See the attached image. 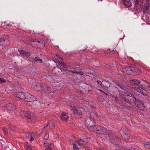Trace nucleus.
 Masks as SVG:
<instances>
[{"label": "nucleus", "mask_w": 150, "mask_h": 150, "mask_svg": "<svg viewBox=\"0 0 150 150\" xmlns=\"http://www.w3.org/2000/svg\"><path fill=\"white\" fill-rule=\"evenodd\" d=\"M115 87L117 88L119 91V95L120 97L122 98L124 100H127V99L129 101L130 98L132 102L133 100V97H135L132 94L127 93L125 91H127V89L124 87L122 85L117 84Z\"/></svg>", "instance_id": "nucleus-1"}, {"label": "nucleus", "mask_w": 150, "mask_h": 150, "mask_svg": "<svg viewBox=\"0 0 150 150\" xmlns=\"http://www.w3.org/2000/svg\"><path fill=\"white\" fill-rule=\"evenodd\" d=\"M125 130L124 128H122L120 130V133L121 134L120 138L115 136L112 137V143L116 145H118L120 141V139H122L124 141H127L130 139V136L123 131Z\"/></svg>", "instance_id": "nucleus-2"}, {"label": "nucleus", "mask_w": 150, "mask_h": 150, "mask_svg": "<svg viewBox=\"0 0 150 150\" xmlns=\"http://www.w3.org/2000/svg\"><path fill=\"white\" fill-rule=\"evenodd\" d=\"M134 91L137 94L140 96L142 98L146 100L149 99V97L147 94V91L141 87H137L134 89Z\"/></svg>", "instance_id": "nucleus-3"}, {"label": "nucleus", "mask_w": 150, "mask_h": 150, "mask_svg": "<svg viewBox=\"0 0 150 150\" xmlns=\"http://www.w3.org/2000/svg\"><path fill=\"white\" fill-rule=\"evenodd\" d=\"M123 72L125 74L129 75H135L137 73L140 71L136 67L130 68L127 67L122 69Z\"/></svg>", "instance_id": "nucleus-4"}, {"label": "nucleus", "mask_w": 150, "mask_h": 150, "mask_svg": "<svg viewBox=\"0 0 150 150\" xmlns=\"http://www.w3.org/2000/svg\"><path fill=\"white\" fill-rule=\"evenodd\" d=\"M36 99V98L35 96L28 93H25L24 101L30 102V105H31L32 103L33 106L34 105H35L36 101H35Z\"/></svg>", "instance_id": "nucleus-5"}, {"label": "nucleus", "mask_w": 150, "mask_h": 150, "mask_svg": "<svg viewBox=\"0 0 150 150\" xmlns=\"http://www.w3.org/2000/svg\"><path fill=\"white\" fill-rule=\"evenodd\" d=\"M95 123L93 120L90 117H88L85 119V124L88 128V130L91 132L95 131L94 126Z\"/></svg>", "instance_id": "nucleus-6"}, {"label": "nucleus", "mask_w": 150, "mask_h": 150, "mask_svg": "<svg viewBox=\"0 0 150 150\" xmlns=\"http://www.w3.org/2000/svg\"><path fill=\"white\" fill-rule=\"evenodd\" d=\"M36 86L37 87V89L39 91H42L44 92H45L47 93H50L51 92L53 91L51 89V88L47 86L45 84L42 83L40 85V88L39 89L38 87V86L37 84H35Z\"/></svg>", "instance_id": "nucleus-7"}, {"label": "nucleus", "mask_w": 150, "mask_h": 150, "mask_svg": "<svg viewBox=\"0 0 150 150\" xmlns=\"http://www.w3.org/2000/svg\"><path fill=\"white\" fill-rule=\"evenodd\" d=\"M79 67V65L78 66V67L75 66L74 67H73L72 66H69L67 67V71H70L73 73H76L81 75V76L84 77L85 75L84 74V73L82 71H77L76 68H77Z\"/></svg>", "instance_id": "nucleus-8"}, {"label": "nucleus", "mask_w": 150, "mask_h": 150, "mask_svg": "<svg viewBox=\"0 0 150 150\" xmlns=\"http://www.w3.org/2000/svg\"><path fill=\"white\" fill-rule=\"evenodd\" d=\"M71 107L72 108V110L74 114L77 115L79 117H81L82 115V113L84 111V108L81 107H76L74 106L73 107L72 106Z\"/></svg>", "instance_id": "nucleus-9"}, {"label": "nucleus", "mask_w": 150, "mask_h": 150, "mask_svg": "<svg viewBox=\"0 0 150 150\" xmlns=\"http://www.w3.org/2000/svg\"><path fill=\"white\" fill-rule=\"evenodd\" d=\"M94 129L95 130V131H93L96 132L97 133L99 134H103L104 135L105 134V129L103 127L97 125L96 126H94Z\"/></svg>", "instance_id": "nucleus-10"}, {"label": "nucleus", "mask_w": 150, "mask_h": 150, "mask_svg": "<svg viewBox=\"0 0 150 150\" xmlns=\"http://www.w3.org/2000/svg\"><path fill=\"white\" fill-rule=\"evenodd\" d=\"M133 100L132 102H134L136 105L137 107L141 110H143L145 108V107L143 103L137 100L136 99V98L133 97Z\"/></svg>", "instance_id": "nucleus-11"}, {"label": "nucleus", "mask_w": 150, "mask_h": 150, "mask_svg": "<svg viewBox=\"0 0 150 150\" xmlns=\"http://www.w3.org/2000/svg\"><path fill=\"white\" fill-rule=\"evenodd\" d=\"M20 114L21 115L23 114L29 119L33 118L35 116L34 113L31 112H30L23 111L21 112Z\"/></svg>", "instance_id": "nucleus-12"}, {"label": "nucleus", "mask_w": 150, "mask_h": 150, "mask_svg": "<svg viewBox=\"0 0 150 150\" xmlns=\"http://www.w3.org/2000/svg\"><path fill=\"white\" fill-rule=\"evenodd\" d=\"M24 134L26 135V137H30V142H32L34 139V138L35 136V134L34 132H24Z\"/></svg>", "instance_id": "nucleus-13"}, {"label": "nucleus", "mask_w": 150, "mask_h": 150, "mask_svg": "<svg viewBox=\"0 0 150 150\" xmlns=\"http://www.w3.org/2000/svg\"><path fill=\"white\" fill-rule=\"evenodd\" d=\"M73 138L74 139V140H73L72 141V144H73V146L75 145L76 146H78V145H79L80 146H81L82 145V143L81 142H84V139H80V141L79 142L77 139H75L74 137H72V138Z\"/></svg>", "instance_id": "nucleus-14"}, {"label": "nucleus", "mask_w": 150, "mask_h": 150, "mask_svg": "<svg viewBox=\"0 0 150 150\" xmlns=\"http://www.w3.org/2000/svg\"><path fill=\"white\" fill-rule=\"evenodd\" d=\"M73 138L74 139V140H73L72 141V144H73V146L75 145L76 146H78V145H79L80 146H81L82 145V143L81 142H84V139H80V141L79 142L77 139H75L74 137H72V138Z\"/></svg>", "instance_id": "nucleus-15"}, {"label": "nucleus", "mask_w": 150, "mask_h": 150, "mask_svg": "<svg viewBox=\"0 0 150 150\" xmlns=\"http://www.w3.org/2000/svg\"><path fill=\"white\" fill-rule=\"evenodd\" d=\"M68 115V114L67 113L63 112L61 114L60 118L62 120L67 121L68 120L69 118Z\"/></svg>", "instance_id": "nucleus-16"}, {"label": "nucleus", "mask_w": 150, "mask_h": 150, "mask_svg": "<svg viewBox=\"0 0 150 150\" xmlns=\"http://www.w3.org/2000/svg\"><path fill=\"white\" fill-rule=\"evenodd\" d=\"M9 38L8 37H5V38H0V45H4V43H6L8 44L9 42Z\"/></svg>", "instance_id": "nucleus-17"}, {"label": "nucleus", "mask_w": 150, "mask_h": 150, "mask_svg": "<svg viewBox=\"0 0 150 150\" xmlns=\"http://www.w3.org/2000/svg\"><path fill=\"white\" fill-rule=\"evenodd\" d=\"M6 107V108L10 111H13L15 109V106L13 103H9Z\"/></svg>", "instance_id": "nucleus-18"}, {"label": "nucleus", "mask_w": 150, "mask_h": 150, "mask_svg": "<svg viewBox=\"0 0 150 150\" xmlns=\"http://www.w3.org/2000/svg\"><path fill=\"white\" fill-rule=\"evenodd\" d=\"M131 83H132V86H134L136 87L137 86L138 84L141 83V82L140 81L134 79H133L131 81Z\"/></svg>", "instance_id": "nucleus-19"}, {"label": "nucleus", "mask_w": 150, "mask_h": 150, "mask_svg": "<svg viewBox=\"0 0 150 150\" xmlns=\"http://www.w3.org/2000/svg\"><path fill=\"white\" fill-rule=\"evenodd\" d=\"M18 98L24 100L25 93L23 92H18L16 94Z\"/></svg>", "instance_id": "nucleus-20"}, {"label": "nucleus", "mask_w": 150, "mask_h": 150, "mask_svg": "<svg viewBox=\"0 0 150 150\" xmlns=\"http://www.w3.org/2000/svg\"><path fill=\"white\" fill-rule=\"evenodd\" d=\"M124 5L127 7H129L132 5L131 0H124Z\"/></svg>", "instance_id": "nucleus-21"}, {"label": "nucleus", "mask_w": 150, "mask_h": 150, "mask_svg": "<svg viewBox=\"0 0 150 150\" xmlns=\"http://www.w3.org/2000/svg\"><path fill=\"white\" fill-rule=\"evenodd\" d=\"M59 63V65H61V66L60 67V69H61V70H62L63 71H66L67 70V67H64V66H66V64H65L63 62H59V61L58 60Z\"/></svg>", "instance_id": "nucleus-22"}, {"label": "nucleus", "mask_w": 150, "mask_h": 150, "mask_svg": "<svg viewBox=\"0 0 150 150\" xmlns=\"http://www.w3.org/2000/svg\"><path fill=\"white\" fill-rule=\"evenodd\" d=\"M61 71H62L61 69L59 68L58 67H56L53 69L52 72L53 74H56Z\"/></svg>", "instance_id": "nucleus-23"}, {"label": "nucleus", "mask_w": 150, "mask_h": 150, "mask_svg": "<svg viewBox=\"0 0 150 150\" xmlns=\"http://www.w3.org/2000/svg\"><path fill=\"white\" fill-rule=\"evenodd\" d=\"M19 51L20 54L23 56H27L28 57L30 55V53L29 52H25L22 50H19Z\"/></svg>", "instance_id": "nucleus-24"}, {"label": "nucleus", "mask_w": 150, "mask_h": 150, "mask_svg": "<svg viewBox=\"0 0 150 150\" xmlns=\"http://www.w3.org/2000/svg\"><path fill=\"white\" fill-rule=\"evenodd\" d=\"M145 5L143 6V12H147L149 11V8L150 7V5Z\"/></svg>", "instance_id": "nucleus-25"}, {"label": "nucleus", "mask_w": 150, "mask_h": 150, "mask_svg": "<svg viewBox=\"0 0 150 150\" xmlns=\"http://www.w3.org/2000/svg\"><path fill=\"white\" fill-rule=\"evenodd\" d=\"M53 145L52 144H48L45 150H51L53 148Z\"/></svg>", "instance_id": "nucleus-26"}, {"label": "nucleus", "mask_w": 150, "mask_h": 150, "mask_svg": "<svg viewBox=\"0 0 150 150\" xmlns=\"http://www.w3.org/2000/svg\"><path fill=\"white\" fill-rule=\"evenodd\" d=\"M26 148L28 150H31L32 149V146L28 142L26 144Z\"/></svg>", "instance_id": "nucleus-27"}, {"label": "nucleus", "mask_w": 150, "mask_h": 150, "mask_svg": "<svg viewBox=\"0 0 150 150\" xmlns=\"http://www.w3.org/2000/svg\"><path fill=\"white\" fill-rule=\"evenodd\" d=\"M90 116L92 118L95 119L97 118V114L95 112H92L90 114Z\"/></svg>", "instance_id": "nucleus-28"}, {"label": "nucleus", "mask_w": 150, "mask_h": 150, "mask_svg": "<svg viewBox=\"0 0 150 150\" xmlns=\"http://www.w3.org/2000/svg\"><path fill=\"white\" fill-rule=\"evenodd\" d=\"M37 42L38 43H39L41 45L42 47H44L45 45V41L44 40H38L37 41Z\"/></svg>", "instance_id": "nucleus-29"}, {"label": "nucleus", "mask_w": 150, "mask_h": 150, "mask_svg": "<svg viewBox=\"0 0 150 150\" xmlns=\"http://www.w3.org/2000/svg\"><path fill=\"white\" fill-rule=\"evenodd\" d=\"M112 99L115 100V102H117L118 101V97L116 96L111 95Z\"/></svg>", "instance_id": "nucleus-30"}, {"label": "nucleus", "mask_w": 150, "mask_h": 150, "mask_svg": "<svg viewBox=\"0 0 150 150\" xmlns=\"http://www.w3.org/2000/svg\"><path fill=\"white\" fill-rule=\"evenodd\" d=\"M3 133L5 135L8 133V130L6 127H4L2 129Z\"/></svg>", "instance_id": "nucleus-31"}, {"label": "nucleus", "mask_w": 150, "mask_h": 150, "mask_svg": "<svg viewBox=\"0 0 150 150\" xmlns=\"http://www.w3.org/2000/svg\"><path fill=\"white\" fill-rule=\"evenodd\" d=\"M6 82V80L5 79L2 77H0V83H3Z\"/></svg>", "instance_id": "nucleus-32"}, {"label": "nucleus", "mask_w": 150, "mask_h": 150, "mask_svg": "<svg viewBox=\"0 0 150 150\" xmlns=\"http://www.w3.org/2000/svg\"><path fill=\"white\" fill-rule=\"evenodd\" d=\"M82 102H83L84 103H86V104H88L90 107L91 108H93L92 105H91V104H90V103L89 101H86L85 100H82Z\"/></svg>", "instance_id": "nucleus-33"}, {"label": "nucleus", "mask_w": 150, "mask_h": 150, "mask_svg": "<svg viewBox=\"0 0 150 150\" xmlns=\"http://www.w3.org/2000/svg\"><path fill=\"white\" fill-rule=\"evenodd\" d=\"M105 134H108V135H110L112 133V131L111 130L107 131L105 129Z\"/></svg>", "instance_id": "nucleus-34"}, {"label": "nucleus", "mask_w": 150, "mask_h": 150, "mask_svg": "<svg viewBox=\"0 0 150 150\" xmlns=\"http://www.w3.org/2000/svg\"><path fill=\"white\" fill-rule=\"evenodd\" d=\"M98 100L100 102H102L104 100V98L101 96H99L98 97Z\"/></svg>", "instance_id": "nucleus-35"}, {"label": "nucleus", "mask_w": 150, "mask_h": 150, "mask_svg": "<svg viewBox=\"0 0 150 150\" xmlns=\"http://www.w3.org/2000/svg\"><path fill=\"white\" fill-rule=\"evenodd\" d=\"M145 145L146 147H148L149 148H150V142H147L145 143Z\"/></svg>", "instance_id": "nucleus-36"}, {"label": "nucleus", "mask_w": 150, "mask_h": 150, "mask_svg": "<svg viewBox=\"0 0 150 150\" xmlns=\"http://www.w3.org/2000/svg\"><path fill=\"white\" fill-rule=\"evenodd\" d=\"M40 58L38 57H36L34 59V61L35 62H37L39 60Z\"/></svg>", "instance_id": "nucleus-37"}, {"label": "nucleus", "mask_w": 150, "mask_h": 150, "mask_svg": "<svg viewBox=\"0 0 150 150\" xmlns=\"http://www.w3.org/2000/svg\"><path fill=\"white\" fill-rule=\"evenodd\" d=\"M49 138V135L48 134H46L44 137V139L45 140H47Z\"/></svg>", "instance_id": "nucleus-38"}, {"label": "nucleus", "mask_w": 150, "mask_h": 150, "mask_svg": "<svg viewBox=\"0 0 150 150\" xmlns=\"http://www.w3.org/2000/svg\"><path fill=\"white\" fill-rule=\"evenodd\" d=\"M97 82L99 84L100 86H102V87H106L105 86H103L102 82L100 81H97Z\"/></svg>", "instance_id": "nucleus-39"}, {"label": "nucleus", "mask_w": 150, "mask_h": 150, "mask_svg": "<svg viewBox=\"0 0 150 150\" xmlns=\"http://www.w3.org/2000/svg\"><path fill=\"white\" fill-rule=\"evenodd\" d=\"M142 0H135L136 4H139Z\"/></svg>", "instance_id": "nucleus-40"}, {"label": "nucleus", "mask_w": 150, "mask_h": 150, "mask_svg": "<svg viewBox=\"0 0 150 150\" xmlns=\"http://www.w3.org/2000/svg\"><path fill=\"white\" fill-rule=\"evenodd\" d=\"M146 5H150V0H146Z\"/></svg>", "instance_id": "nucleus-41"}, {"label": "nucleus", "mask_w": 150, "mask_h": 150, "mask_svg": "<svg viewBox=\"0 0 150 150\" xmlns=\"http://www.w3.org/2000/svg\"><path fill=\"white\" fill-rule=\"evenodd\" d=\"M77 146H76L75 145L73 146V149L74 150H79Z\"/></svg>", "instance_id": "nucleus-42"}, {"label": "nucleus", "mask_w": 150, "mask_h": 150, "mask_svg": "<svg viewBox=\"0 0 150 150\" xmlns=\"http://www.w3.org/2000/svg\"><path fill=\"white\" fill-rule=\"evenodd\" d=\"M145 85L146 86H147L149 87V88H150V84L149 85L147 82H145Z\"/></svg>", "instance_id": "nucleus-43"}, {"label": "nucleus", "mask_w": 150, "mask_h": 150, "mask_svg": "<svg viewBox=\"0 0 150 150\" xmlns=\"http://www.w3.org/2000/svg\"><path fill=\"white\" fill-rule=\"evenodd\" d=\"M37 39H34V40H33L31 41L32 42H37Z\"/></svg>", "instance_id": "nucleus-44"}, {"label": "nucleus", "mask_w": 150, "mask_h": 150, "mask_svg": "<svg viewBox=\"0 0 150 150\" xmlns=\"http://www.w3.org/2000/svg\"><path fill=\"white\" fill-rule=\"evenodd\" d=\"M85 150H91L90 148L88 147H86L85 148Z\"/></svg>", "instance_id": "nucleus-45"}, {"label": "nucleus", "mask_w": 150, "mask_h": 150, "mask_svg": "<svg viewBox=\"0 0 150 150\" xmlns=\"http://www.w3.org/2000/svg\"><path fill=\"white\" fill-rule=\"evenodd\" d=\"M38 61H39V63L40 64H42V61L41 59H39V60Z\"/></svg>", "instance_id": "nucleus-46"}, {"label": "nucleus", "mask_w": 150, "mask_h": 150, "mask_svg": "<svg viewBox=\"0 0 150 150\" xmlns=\"http://www.w3.org/2000/svg\"><path fill=\"white\" fill-rule=\"evenodd\" d=\"M44 144V146H47V144L46 143H45V142H44L43 144Z\"/></svg>", "instance_id": "nucleus-47"}, {"label": "nucleus", "mask_w": 150, "mask_h": 150, "mask_svg": "<svg viewBox=\"0 0 150 150\" xmlns=\"http://www.w3.org/2000/svg\"><path fill=\"white\" fill-rule=\"evenodd\" d=\"M97 150H104L102 148H100V149H98Z\"/></svg>", "instance_id": "nucleus-48"}, {"label": "nucleus", "mask_w": 150, "mask_h": 150, "mask_svg": "<svg viewBox=\"0 0 150 150\" xmlns=\"http://www.w3.org/2000/svg\"><path fill=\"white\" fill-rule=\"evenodd\" d=\"M90 91V90H88V92H89Z\"/></svg>", "instance_id": "nucleus-49"}, {"label": "nucleus", "mask_w": 150, "mask_h": 150, "mask_svg": "<svg viewBox=\"0 0 150 150\" xmlns=\"http://www.w3.org/2000/svg\"><path fill=\"white\" fill-rule=\"evenodd\" d=\"M128 104H129V105H131V104H130V103H129Z\"/></svg>", "instance_id": "nucleus-50"}]
</instances>
